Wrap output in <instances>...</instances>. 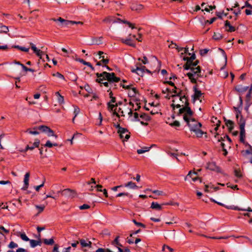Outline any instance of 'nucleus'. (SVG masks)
Here are the masks:
<instances>
[{"label": "nucleus", "instance_id": "nucleus-16", "mask_svg": "<svg viewBox=\"0 0 252 252\" xmlns=\"http://www.w3.org/2000/svg\"><path fill=\"white\" fill-rule=\"evenodd\" d=\"M224 28L225 31L228 32H233L235 31V28L231 26L230 22L228 21H226L224 25Z\"/></svg>", "mask_w": 252, "mask_h": 252}, {"label": "nucleus", "instance_id": "nucleus-31", "mask_svg": "<svg viewBox=\"0 0 252 252\" xmlns=\"http://www.w3.org/2000/svg\"><path fill=\"white\" fill-rule=\"evenodd\" d=\"M145 68V66L142 67H137L136 69L132 70V72H136L138 75L142 76Z\"/></svg>", "mask_w": 252, "mask_h": 252}, {"label": "nucleus", "instance_id": "nucleus-56", "mask_svg": "<svg viewBox=\"0 0 252 252\" xmlns=\"http://www.w3.org/2000/svg\"><path fill=\"white\" fill-rule=\"evenodd\" d=\"M152 192L158 195H163V192L162 191L158 190H154L152 191Z\"/></svg>", "mask_w": 252, "mask_h": 252}, {"label": "nucleus", "instance_id": "nucleus-27", "mask_svg": "<svg viewBox=\"0 0 252 252\" xmlns=\"http://www.w3.org/2000/svg\"><path fill=\"white\" fill-rule=\"evenodd\" d=\"M151 208L157 210H160L162 209L161 205L159 204L156 202H153L151 204Z\"/></svg>", "mask_w": 252, "mask_h": 252}, {"label": "nucleus", "instance_id": "nucleus-34", "mask_svg": "<svg viewBox=\"0 0 252 252\" xmlns=\"http://www.w3.org/2000/svg\"><path fill=\"white\" fill-rule=\"evenodd\" d=\"M55 94L58 97V102L60 104H63L64 103L63 97L58 92H56Z\"/></svg>", "mask_w": 252, "mask_h": 252}, {"label": "nucleus", "instance_id": "nucleus-36", "mask_svg": "<svg viewBox=\"0 0 252 252\" xmlns=\"http://www.w3.org/2000/svg\"><path fill=\"white\" fill-rule=\"evenodd\" d=\"M74 109L73 113H74V117L72 119V122L73 123H74L75 118L79 114L80 111V109L78 107L74 106Z\"/></svg>", "mask_w": 252, "mask_h": 252}, {"label": "nucleus", "instance_id": "nucleus-19", "mask_svg": "<svg viewBox=\"0 0 252 252\" xmlns=\"http://www.w3.org/2000/svg\"><path fill=\"white\" fill-rule=\"evenodd\" d=\"M138 94V92L135 88L132 87L128 91V95L129 97H136V95Z\"/></svg>", "mask_w": 252, "mask_h": 252}, {"label": "nucleus", "instance_id": "nucleus-51", "mask_svg": "<svg viewBox=\"0 0 252 252\" xmlns=\"http://www.w3.org/2000/svg\"><path fill=\"white\" fill-rule=\"evenodd\" d=\"M20 65L22 66L23 70H24L26 71H29L31 72H34V70L32 68H28L26 66H25L23 64H20Z\"/></svg>", "mask_w": 252, "mask_h": 252}, {"label": "nucleus", "instance_id": "nucleus-29", "mask_svg": "<svg viewBox=\"0 0 252 252\" xmlns=\"http://www.w3.org/2000/svg\"><path fill=\"white\" fill-rule=\"evenodd\" d=\"M30 245L32 248H35L37 246H40L41 245L40 241H37L35 240H30Z\"/></svg>", "mask_w": 252, "mask_h": 252}, {"label": "nucleus", "instance_id": "nucleus-43", "mask_svg": "<svg viewBox=\"0 0 252 252\" xmlns=\"http://www.w3.org/2000/svg\"><path fill=\"white\" fill-rule=\"evenodd\" d=\"M46 134L47 135L49 136V137H50V136H54L55 137V138H57V136L55 134L53 130H52L51 128H49L48 131H47L46 132Z\"/></svg>", "mask_w": 252, "mask_h": 252}, {"label": "nucleus", "instance_id": "nucleus-53", "mask_svg": "<svg viewBox=\"0 0 252 252\" xmlns=\"http://www.w3.org/2000/svg\"><path fill=\"white\" fill-rule=\"evenodd\" d=\"M122 196H129L130 197H132V195H129L128 192H121L116 195L117 197H121Z\"/></svg>", "mask_w": 252, "mask_h": 252}, {"label": "nucleus", "instance_id": "nucleus-64", "mask_svg": "<svg viewBox=\"0 0 252 252\" xmlns=\"http://www.w3.org/2000/svg\"><path fill=\"white\" fill-rule=\"evenodd\" d=\"M123 88H125L126 89H127L128 90H129V89H131L132 88L131 86L130 85H121Z\"/></svg>", "mask_w": 252, "mask_h": 252}, {"label": "nucleus", "instance_id": "nucleus-62", "mask_svg": "<svg viewBox=\"0 0 252 252\" xmlns=\"http://www.w3.org/2000/svg\"><path fill=\"white\" fill-rule=\"evenodd\" d=\"M193 182H195L198 180H199V182H201V180L198 178V175L194 176L193 178L191 179Z\"/></svg>", "mask_w": 252, "mask_h": 252}, {"label": "nucleus", "instance_id": "nucleus-14", "mask_svg": "<svg viewBox=\"0 0 252 252\" xmlns=\"http://www.w3.org/2000/svg\"><path fill=\"white\" fill-rule=\"evenodd\" d=\"M31 48L33 51V52L36 54L37 56L39 57L40 59H41L42 56L44 54L43 52L40 50L38 49L34 44L31 43Z\"/></svg>", "mask_w": 252, "mask_h": 252}, {"label": "nucleus", "instance_id": "nucleus-58", "mask_svg": "<svg viewBox=\"0 0 252 252\" xmlns=\"http://www.w3.org/2000/svg\"><path fill=\"white\" fill-rule=\"evenodd\" d=\"M132 221L134 223V224L137 226H141L143 228L145 227V225L141 222H137L135 220H133Z\"/></svg>", "mask_w": 252, "mask_h": 252}, {"label": "nucleus", "instance_id": "nucleus-21", "mask_svg": "<svg viewBox=\"0 0 252 252\" xmlns=\"http://www.w3.org/2000/svg\"><path fill=\"white\" fill-rule=\"evenodd\" d=\"M62 192L63 195L73 197L74 193V191L69 189H65L62 191H59L58 192Z\"/></svg>", "mask_w": 252, "mask_h": 252}, {"label": "nucleus", "instance_id": "nucleus-59", "mask_svg": "<svg viewBox=\"0 0 252 252\" xmlns=\"http://www.w3.org/2000/svg\"><path fill=\"white\" fill-rule=\"evenodd\" d=\"M27 131L29 133H30L31 134H33V135H37V134H39V132H38L37 130H33L32 131V130H28Z\"/></svg>", "mask_w": 252, "mask_h": 252}, {"label": "nucleus", "instance_id": "nucleus-61", "mask_svg": "<svg viewBox=\"0 0 252 252\" xmlns=\"http://www.w3.org/2000/svg\"><path fill=\"white\" fill-rule=\"evenodd\" d=\"M208 51H209V50L207 49H204L201 50L200 51V54L202 56L208 53Z\"/></svg>", "mask_w": 252, "mask_h": 252}, {"label": "nucleus", "instance_id": "nucleus-37", "mask_svg": "<svg viewBox=\"0 0 252 252\" xmlns=\"http://www.w3.org/2000/svg\"><path fill=\"white\" fill-rule=\"evenodd\" d=\"M213 38L214 39H215L216 40H219L221 39L222 38V35L220 32H215L214 33Z\"/></svg>", "mask_w": 252, "mask_h": 252}, {"label": "nucleus", "instance_id": "nucleus-35", "mask_svg": "<svg viewBox=\"0 0 252 252\" xmlns=\"http://www.w3.org/2000/svg\"><path fill=\"white\" fill-rule=\"evenodd\" d=\"M140 120H143L145 121H149L150 120V117L147 114L143 113L140 115L139 116Z\"/></svg>", "mask_w": 252, "mask_h": 252}, {"label": "nucleus", "instance_id": "nucleus-22", "mask_svg": "<svg viewBox=\"0 0 252 252\" xmlns=\"http://www.w3.org/2000/svg\"><path fill=\"white\" fill-rule=\"evenodd\" d=\"M111 101L107 103V108L110 111H113V109L115 107V105L112 104V103L115 102L116 98L115 97H111Z\"/></svg>", "mask_w": 252, "mask_h": 252}, {"label": "nucleus", "instance_id": "nucleus-47", "mask_svg": "<svg viewBox=\"0 0 252 252\" xmlns=\"http://www.w3.org/2000/svg\"><path fill=\"white\" fill-rule=\"evenodd\" d=\"M216 8V6L215 5H213V6H212V5H209L208 6V7H206L204 8V9H202V11H206L207 12H209L210 10H212L213 9H215Z\"/></svg>", "mask_w": 252, "mask_h": 252}, {"label": "nucleus", "instance_id": "nucleus-57", "mask_svg": "<svg viewBox=\"0 0 252 252\" xmlns=\"http://www.w3.org/2000/svg\"><path fill=\"white\" fill-rule=\"evenodd\" d=\"M15 47L19 49L20 50H21L22 51H24V52H28L29 50V48H27L24 47H20L19 46H15Z\"/></svg>", "mask_w": 252, "mask_h": 252}, {"label": "nucleus", "instance_id": "nucleus-4", "mask_svg": "<svg viewBox=\"0 0 252 252\" xmlns=\"http://www.w3.org/2000/svg\"><path fill=\"white\" fill-rule=\"evenodd\" d=\"M192 114L190 115L188 114H185L183 115V119L187 122L190 130L196 128L198 126H202L200 123L196 121L194 119L192 118Z\"/></svg>", "mask_w": 252, "mask_h": 252}, {"label": "nucleus", "instance_id": "nucleus-39", "mask_svg": "<svg viewBox=\"0 0 252 252\" xmlns=\"http://www.w3.org/2000/svg\"><path fill=\"white\" fill-rule=\"evenodd\" d=\"M151 149V147H144L141 149H138L137 151V152L138 154H142L146 152L149 151Z\"/></svg>", "mask_w": 252, "mask_h": 252}, {"label": "nucleus", "instance_id": "nucleus-40", "mask_svg": "<svg viewBox=\"0 0 252 252\" xmlns=\"http://www.w3.org/2000/svg\"><path fill=\"white\" fill-rule=\"evenodd\" d=\"M225 124L230 130L233 128V123L231 120L225 121Z\"/></svg>", "mask_w": 252, "mask_h": 252}, {"label": "nucleus", "instance_id": "nucleus-49", "mask_svg": "<svg viewBox=\"0 0 252 252\" xmlns=\"http://www.w3.org/2000/svg\"><path fill=\"white\" fill-rule=\"evenodd\" d=\"M53 76H55V77H58V78L60 79H62V80H64V76L62 74H61L59 72H56L55 73H54L53 74Z\"/></svg>", "mask_w": 252, "mask_h": 252}, {"label": "nucleus", "instance_id": "nucleus-42", "mask_svg": "<svg viewBox=\"0 0 252 252\" xmlns=\"http://www.w3.org/2000/svg\"><path fill=\"white\" fill-rule=\"evenodd\" d=\"M43 242L45 244L48 245H52L54 243V241L52 238L49 239H44Z\"/></svg>", "mask_w": 252, "mask_h": 252}, {"label": "nucleus", "instance_id": "nucleus-38", "mask_svg": "<svg viewBox=\"0 0 252 252\" xmlns=\"http://www.w3.org/2000/svg\"><path fill=\"white\" fill-rule=\"evenodd\" d=\"M143 7V6L141 4H133L131 6V9L132 10L137 11L142 9Z\"/></svg>", "mask_w": 252, "mask_h": 252}, {"label": "nucleus", "instance_id": "nucleus-8", "mask_svg": "<svg viewBox=\"0 0 252 252\" xmlns=\"http://www.w3.org/2000/svg\"><path fill=\"white\" fill-rule=\"evenodd\" d=\"M195 55L194 53H193L190 58L184 57L183 60L184 61H187L186 63V64L184 65V66H189V65L190 66L191 65L194 64L195 63H196V64H197L198 63V61H196L193 62V61L195 60Z\"/></svg>", "mask_w": 252, "mask_h": 252}, {"label": "nucleus", "instance_id": "nucleus-52", "mask_svg": "<svg viewBox=\"0 0 252 252\" xmlns=\"http://www.w3.org/2000/svg\"><path fill=\"white\" fill-rule=\"evenodd\" d=\"M0 230H3V231L6 233L7 234L9 233V230L5 228L3 226H0ZM0 235H2V236H4V234H3L1 232H0Z\"/></svg>", "mask_w": 252, "mask_h": 252}, {"label": "nucleus", "instance_id": "nucleus-23", "mask_svg": "<svg viewBox=\"0 0 252 252\" xmlns=\"http://www.w3.org/2000/svg\"><path fill=\"white\" fill-rule=\"evenodd\" d=\"M123 110L124 112V114H127L129 117H131L132 115V112L131 108L129 107L127 105H125L122 107Z\"/></svg>", "mask_w": 252, "mask_h": 252}, {"label": "nucleus", "instance_id": "nucleus-50", "mask_svg": "<svg viewBox=\"0 0 252 252\" xmlns=\"http://www.w3.org/2000/svg\"><path fill=\"white\" fill-rule=\"evenodd\" d=\"M132 121H140V119L139 117V115L137 113L135 112L134 113V116L133 118H131Z\"/></svg>", "mask_w": 252, "mask_h": 252}, {"label": "nucleus", "instance_id": "nucleus-1", "mask_svg": "<svg viewBox=\"0 0 252 252\" xmlns=\"http://www.w3.org/2000/svg\"><path fill=\"white\" fill-rule=\"evenodd\" d=\"M171 96L173 98V103L171 106L173 109L176 107V108H180L179 109V113L180 114H188L190 115L193 114L192 111L190 108L188 106L189 103L186 94L182 96L180 95H172Z\"/></svg>", "mask_w": 252, "mask_h": 252}, {"label": "nucleus", "instance_id": "nucleus-63", "mask_svg": "<svg viewBox=\"0 0 252 252\" xmlns=\"http://www.w3.org/2000/svg\"><path fill=\"white\" fill-rule=\"evenodd\" d=\"M85 89L86 91H87L88 93H92V89L90 88L89 86L88 85L85 86Z\"/></svg>", "mask_w": 252, "mask_h": 252}, {"label": "nucleus", "instance_id": "nucleus-24", "mask_svg": "<svg viewBox=\"0 0 252 252\" xmlns=\"http://www.w3.org/2000/svg\"><path fill=\"white\" fill-rule=\"evenodd\" d=\"M124 186L125 187L128 188L130 189H138V187L136 186V185L134 183L131 181L128 182Z\"/></svg>", "mask_w": 252, "mask_h": 252}, {"label": "nucleus", "instance_id": "nucleus-45", "mask_svg": "<svg viewBox=\"0 0 252 252\" xmlns=\"http://www.w3.org/2000/svg\"><path fill=\"white\" fill-rule=\"evenodd\" d=\"M225 139H226L229 143L231 142L230 138L227 135L224 136L223 138L221 137L220 138H218V142H221V141H224Z\"/></svg>", "mask_w": 252, "mask_h": 252}, {"label": "nucleus", "instance_id": "nucleus-32", "mask_svg": "<svg viewBox=\"0 0 252 252\" xmlns=\"http://www.w3.org/2000/svg\"><path fill=\"white\" fill-rule=\"evenodd\" d=\"M49 128V127H48L46 126L43 125V126H40L37 127H34V129H37L41 130L42 132L46 133V132H47V131H48Z\"/></svg>", "mask_w": 252, "mask_h": 252}, {"label": "nucleus", "instance_id": "nucleus-6", "mask_svg": "<svg viewBox=\"0 0 252 252\" xmlns=\"http://www.w3.org/2000/svg\"><path fill=\"white\" fill-rule=\"evenodd\" d=\"M239 124L240 126V140L242 142H244V139L245 137V122L244 120L241 118L239 121Z\"/></svg>", "mask_w": 252, "mask_h": 252}, {"label": "nucleus", "instance_id": "nucleus-33", "mask_svg": "<svg viewBox=\"0 0 252 252\" xmlns=\"http://www.w3.org/2000/svg\"><path fill=\"white\" fill-rule=\"evenodd\" d=\"M226 207L228 209H233V210H238L247 211L249 212H252V209H251L250 208H248L247 209H240V208H238V207H235L234 206H226Z\"/></svg>", "mask_w": 252, "mask_h": 252}, {"label": "nucleus", "instance_id": "nucleus-7", "mask_svg": "<svg viewBox=\"0 0 252 252\" xmlns=\"http://www.w3.org/2000/svg\"><path fill=\"white\" fill-rule=\"evenodd\" d=\"M117 127L118 128V132L121 139L124 138L125 140H127L129 138V133L126 129L120 127L119 125L117 126Z\"/></svg>", "mask_w": 252, "mask_h": 252}, {"label": "nucleus", "instance_id": "nucleus-55", "mask_svg": "<svg viewBox=\"0 0 252 252\" xmlns=\"http://www.w3.org/2000/svg\"><path fill=\"white\" fill-rule=\"evenodd\" d=\"M90 208V206L87 204H83V205L79 206V209L80 210L88 209Z\"/></svg>", "mask_w": 252, "mask_h": 252}, {"label": "nucleus", "instance_id": "nucleus-18", "mask_svg": "<svg viewBox=\"0 0 252 252\" xmlns=\"http://www.w3.org/2000/svg\"><path fill=\"white\" fill-rule=\"evenodd\" d=\"M112 112H113L114 115H116L118 117H120V116H125L124 110L122 107L119 108L118 109H117V108H115V109L114 108Z\"/></svg>", "mask_w": 252, "mask_h": 252}, {"label": "nucleus", "instance_id": "nucleus-12", "mask_svg": "<svg viewBox=\"0 0 252 252\" xmlns=\"http://www.w3.org/2000/svg\"><path fill=\"white\" fill-rule=\"evenodd\" d=\"M131 34H129L127 38H126V39L121 38V41L122 43H123L126 45L134 47H135V44L132 43V40L131 39Z\"/></svg>", "mask_w": 252, "mask_h": 252}, {"label": "nucleus", "instance_id": "nucleus-25", "mask_svg": "<svg viewBox=\"0 0 252 252\" xmlns=\"http://www.w3.org/2000/svg\"><path fill=\"white\" fill-rule=\"evenodd\" d=\"M40 144V141L38 139L35 140V142L33 143L34 147H30L28 145L25 150V151H27L28 150H32L35 148L38 147Z\"/></svg>", "mask_w": 252, "mask_h": 252}, {"label": "nucleus", "instance_id": "nucleus-11", "mask_svg": "<svg viewBox=\"0 0 252 252\" xmlns=\"http://www.w3.org/2000/svg\"><path fill=\"white\" fill-rule=\"evenodd\" d=\"M193 90L194 92L193 96V100L195 101V100L197 99L199 100L201 96L203 94L199 90L197 89L196 86L193 87Z\"/></svg>", "mask_w": 252, "mask_h": 252}, {"label": "nucleus", "instance_id": "nucleus-10", "mask_svg": "<svg viewBox=\"0 0 252 252\" xmlns=\"http://www.w3.org/2000/svg\"><path fill=\"white\" fill-rule=\"evenodd\" d=\"M216 20V17L212 18L211 20H206L204 17H200L199 21L202 25H207L213 23Z\"/></svg>", "mask_w": 252, "mask_h": 252}, {"label": "nucleus", "instance_id": "nucleus-2", "mask_svg": "<svg viewBox=\"0 0 252 252\" xmlns=\"http://www.w3.org/2000/svg\"><path fill=\"white\" fill-rule=\"evenodd\" d=\"M97 77L96 81L99 83L103 84L105 87L112 86L114 82H118L120 80L119 77L115 76L114 73H108L104 71L101 73H96Z\"/></svg>", "mask_w": 252, "mask_h": 252}, {"label": "nucleus", "instance_id": "nucleus-20", "mask_svg": "<svg viewBox=\"0 0 252 252\" xmlns=\"http://www.w3.org/2000/svg\"><path fill=\"white\" fill-rule=\"evenodd\" d=\"M172 93L174 94L173 95H180L182 96L184 94H186V93L183 90L176 86H174V88L172 90Z\"/></svg>", "mask_w": 252, "mask_h": 252}, {"label": "nucleus", "instance_id": "nucleus-28", "mask_svg": "<svg viewBox=\"0 0 252 252\" xmlns=\"http://www.w3.org/2000/svg\"><path fill=\"white\" fill-rule=\"evenodd\" d=\"M18 236L20 237L22 240L24 241H30V239L28 237V236L26 235V234L23 232H18L17 235Z\"/></svg>", "mask_w": 252, "mask_h": 252}, {"label": "nucleus", "instance_id": "nucleus-26", "mask_svg": "<svg viewBox=\"0 0 252 252\" xmlns=\"http://www.w3.org/2000/svg\"><path fill=\"white\" fill-rule=\"evenodd\" d=\"M249 89L248 86H243L241 85H238L236 87V90L239 93H244L247 91Z\"/></svg>", "mask_w": 252, "mask_h": 252}, {"label": "nucleus", "instance_id": "nucleus-17", "mask_svg": "<svg viewBox=\"0 0 252 252\" xmlns=\"http://www.w3.org/2000/svg\"><path fill=\"white\" fill-rule=\"evenodd\" d=\"M29 177L30 173L29 172L26 173L24 176V186L22 188V189L24 190L27 189L28 188Z\"/></svg>", "mask_w": 252, "mask_h": 252}, {"label": "nucleus", "instance_id": "nucleus-13", "mask_svg": "<svg viewBox=\"0 0 252 252\" xmlns=\"http://www.w3.org/2000/svg\"><path fill=\"white\" fill-rule=\"evenodd\" d=\"M201 127V126H198L196 128L191 130L190 131L193 132L197 138H201L202 137L204 134H206V132H204L202 130L200 129Z\"/></svg>", "mask_w": 252, "mask_h": 252}, {"label": "nucleus", "instance_id": "nucleus-60", "mask_svg": "<svg viewBox=\"0 0 252 252\" xmlns=\"http://www.w3.org/2000/svg\"><path fill=\"white\" fill-rule=\"evenodd\" d=\"M45 146L48 148H52L53 146V144L49 140H48L45 144Z\"/></svg>", "mask_w": 252, "mask_h": 252}, {"label": "nucleus", "instance_id": "nucleus-46", "mask_svg": "<svg viewBox=\"0 0 252 252\" xmlns=\"http://www.w3.org/2000/svg\"><path fill=\"white\" fill-rule=\"evenodd\" d=\"M18 246V244L13 241L10 242V243L9 244V245H8V247L9 249H11L17 248Z\"/></svg>", "mask_w": 252, "mask_h": 252}, {"label": "nucleus", "instance_id": "nucleus-44", "mask_svg": "<svg viewBox=\"0 0 252 252\" xmlns=\"http://www.w3.org/2000/svg\"><path fill=\"white\" fill-rule=\"evenodd\" d=\"M118 20L121 21V22H123L124 23H126V24L128 27L130 28H131L132 29H135L136 28L135 27L134 25L131 23H130V22H128V21H122V20H121L120 19H118Z\"/></svg>", "mask_w": 252, "mask_h": 252}, {"label": "nucleus", "instance_id": "nucleus-30", "mask_svg": "<svg viewBox=\"0 0 252 252\" xmlns=\"http://www.w3.org/2000/svg\"><path fill=\"white\" fill-rule=\"evenodd\" d=\"M80 242L82 247H90L92 244L90 241H87L84 239L80 240Z\"/></svg>", "mask_w": 252, "mask_h": 252}, {"label": "nucleus", "instance_id": "nucleus-41", "mask_svg": "<svg viewBox=\"0 0 252 252\" xmlns=\"http://www.w3.org/2000/svg\"><path fill=\"white\" fill-rule=\"evenodd\" d=\"M35 207L37 210V211H38L37 214H38L41 213L42 211H43V210L45 208V206L44 205H35Z\"/></svg>", "mask_w": 252, "mask_h": 252}, {"label": "nucleus", "instance_id": "nucleus-9", "mask_svg": "<svg viewBox=\"0 0 252 252\" xmlns=\"http://www.w3.org/2000/svg\"><path fill=\"white\" fill-rule=\"evenodd\" d=\"M207 168L212 171H216L217 172H221L220 168L216 165V163L214 162H208L207 163Z\"/></svg>", "mask_w": 252, "mask_h": 252}, {"label": "nucleus", "instance_id": "nucleus-3", "mask_svg": "<svg viewBox=\"0 0 252 252\" xmlns=\"http://www.w3.org/2000/svg\"><path fill=\"white\" fill-rule=\"evenodd\" d=\"M184 67L185 69L189 70L187 75L192 83H196L198 78L202 76L200 67L196 63L192 64L190 66H184Z\"/></svg>", "mask_w": 252, "mask_h": 252}, {"label": "nucleus", "instance_id": "nucleus-15", "mask_svg": "<svg viewBox=\"0 0 252 252\" xmlns=\"http://www.w3.org/2000/svg\"><path fill=\"white\" fill-rule=\"evenodd\" d=\"M197 175V172L190 170L189 172L188 175L185 177V180L190 182V179L193 178L194 176Z\"/></svg>", "mask_w": 252, "mask_h": 252}, {"label": "nucleus", "instance_id": "nucleus-5", "mask_svg": "<svg viewBox=\"0 0 252 252\" xmlns=\"http://www.w3.org/2000/svg\"><path fill=\"white\" fill-rule=\"evenodd\" d=\"M51 20L58 22L59 23V25L62 26H67L69 24H81V25L83 24V23L82 22H80V21L76 22V21H73L66 20H64V19L62 18L61 17L58 19L52 18V19H51Z\"/></svg>", "mask_w": 252, "mask_h": 252}, {"label": "nucleus", "instance_id": "nucleus-48", "mask_svg": "<svg viewBox=\"0 0 252 252\" xmlns=\"http://www.w3.org/2000/svg\"><path fill=\"white\" fill-rule=\"evenodd\" d=\"M0 32H4V33H7L8 32V28L7 26H1L0 27Z\"/></svg>", "mask_w": 252, "mask_h": 252}, {"label": "nucleus", "instance_id": "nucleus-54", "mask_svg": "<svg viewBox=\"0 0 252 252\" xmlns=\"http://www.w3.org/2000/svg\"><path fill=\"white\" fill-rule=\"evenodd\" d=\"M169 125L172 126L176 127H179L180 125V123L177 121H175L173 123H170Z\"/></svg>", "mask_w": 252, "mask_h": 252}]
</instances>
